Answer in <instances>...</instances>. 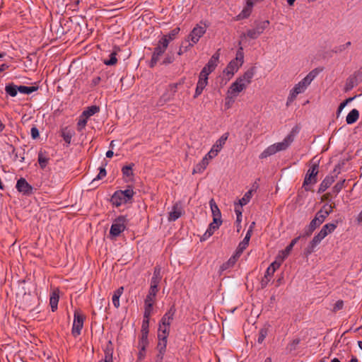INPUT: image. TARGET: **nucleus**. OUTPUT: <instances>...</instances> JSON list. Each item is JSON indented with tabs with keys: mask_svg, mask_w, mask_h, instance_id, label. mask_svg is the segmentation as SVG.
Returning a JSON list of instances; mask_svg holds the SVG:
<instances>
[{
	"mask_svg": "<svg viewBox=\"0 0 362 362\" xmlns=\"http://www.w3.org/2000/svg\"><path fill=\"white\" fill-rule=\"evenodd\" d=\"M359 117V112L356 109H353L346 116V122L348 124L355 123Z\"/></svg>",
	"mask_w": 362,
	"mask_h": 362,
	"instance_id": "obj_27",
	"label": "nucleus"
},
{
	"mask_svg": "<svg viewBox=\"0 0 362 362\" xmlns=\"http://www.w3.org/2000/svg\"><path fill=\"white\" fill-rule=\"evenodd\" d=\"M86 317L79 310H76L74 314V322L71 329V334L77 337L81 334V329Z\"/></svg>",
	"mask_w": 362,
	"mask_h": 362,
	"instance_id": "obj_9",
	"label": "nucleus"
},
{
	"mask_svg": "<svg viewBox=\"0 0 362 362\" xmlns=\"http://www.w3.org/2000/svg\"><path fill=\"white\" fill-rule=\"evenodd\" d=\"M208 165L209 161L206 160V158H203L193 169V174L202 173L206 168Z\"/></svg>",
	"mask_w": 362,
	"mask_h": 362,
	"instance_id": "obj_32",
	"label": "nucleus"
},
{
	"mask_svg": "<svg viewBox=\"0 0 362 362\" xmlns=\"http://www.w3.org/2000/svg\"><path fill=\"white\" fill-rule=\"evenodd\" d=\"M327 217V216L325 214V213L322 210H320L316 213L314 218H315L322 224Z\"/></svg>",
	"mask_w": 362,
	"mask_h": 362,
	"instance_id": "obj_55",
	"label": "nucleus"
},
{
	"mask_svg": "<svg viewBox=\"0 0 362 362\" xmlns=\"http://www.w3.org/2000/svg\"><path fill=\"white\" fill-rule=\"evenodd\" d=\"M38 89L37 86H19V92L23 94H30Z\"/></svg>",
	"mask_w": 362,
	"mask_h": 362,
	"instance_id": "obj_39",
	"label": "nucleus"
},
{
	"mask_svg": "<svg viewBox=\"0 0 362 362\" xmlns=\"http://www.w3.org/2000/svg\"><path fill=\"white\" fill-rule=\"evenodd\" d=\"M149 319L150 318L144 317L141 325V333L148 334Z\"/></svg>",
	"mask_w": 362,
	"mask_h": 362,
	"instance_id": "obj_48",
	"label": "nucleus"
},
{
	"mask_svg": "<svg viewBox=\"0 0 362 362\" xmlns=\"http://www.w3.org/2000/svg\"><path fill=\"white\" fill-rule=\"evenodd\" d=\"M5 91L10 96L15 97L18 92H19V86H16L13 83H8L5 87Z\"/></svg>",
	"mask_w": 362,
	"mask_h": 362,
	"instance_id": "obj_30",
	"label": "nucleus"
},
{
	"mask_svg": "<svg viewBox=\"0 0 362 362\" xmlns=\"http://www.w3.org/2000/svg\"><path fill=\"white\" fill-rule=\"evenodd\" d=\"M334 182V176L325 177V178L322 181V182L320 185V187L318 189V193L324 192L327 189H328L332 185V184Z\"/></svg>",
	"mask_w": 362,
	"mask_h": 362,
	"instance_id": "obj_24",
	"label": "nucleus"
},
{
	"mask_svg": "<svg viewBox=\"0 0 362 362\" xmlns=\"http://www.w3.org/2000/svg\"><path fill=\"white\" fill-rule=\"evenodd\" d=\"M38 163L42 169H44L48 164L49 158L46 156L45 152L40 151L37 157Z\"/></svg>",
	"mask_w": 362,
	"mask_h": 362,
	"instance_id": "obj_33",
	"label": "nucleus"
},
{
	"mask_svg": "<svg viewBox=\"0 0 362 362\" xmlns=\"http://www.w3.org/2000/svg\"><path fill=\"white\" fill-rule=\"evenodd\" d=\"M153 305L144 304V318H150L153 313Z\"/></svg>",
	"mask_w": 362,
	"mask_h": 362,
	"instance_id": "obj_45",
	"label": "nucleus"
},
{
	"mask_svg": "<svg viewBox=\"0 0 362 362\" xmlns=\"http://www.w3.org/2000/svg\"><path fill=\"white\" fill-rule=\"evenodd\" d=\"M62 136L67 145L71 144L72 134L70 132V131H67L66 129L63 130L62 132Z\"/></svg>",
	"mask_w": 362,
	"mask_h": 362,
	"instance_id": "obj_44",
	"label": "nucleus"
},
{
	"mask_svg": "<svg viewBox=\"0 0 362 362\" xmlns=\"http://www.w3.org/2000/svg\"><path fill=\"white\" fill-rule=\"evenodd\" d=\"M208 25L203 23L197 24L187 36V41L189 42V46H194L196 45L200 38L206 33Z\"/></svg>",
	"mask_w": 362,
	"mask_h": 362,
	"instance_id": "obj_4",
	"label": "nucleus"
},
{
	"mask_svg": "<svg viewBox=\"0 0 362 362\" xmlns=\"http://www.w3.org/2000/svg\"><path fill=\"white\" fill-rule=\"evenodd\" d=\"M343 307H344V301L341 300H339L334 303V305L333 306L332 311L334 313L337 312L338 310H341L343 308Z\"/></svg>",
	"mask_w": 362,
	"mask_h": 362,
	"instance_id": "obj_60",
	"label": "nucleus"
},
{
	"mask_svg": "<svg viewBox=\"0 0 362 362\" xmlns=\"http://www.w3.org/2000/svg\"><path fill=\"white\" fill-rule=\"evenodd\" d=\"M117 53L113 52L110 54V59L107 60H104V64L107 66L115 65L117 62V59L116 57Z\"/></svg>",
	"mask_w": 362,
	"mask_h": 362,
	"instance_id": "obj_43",
	"label": "nucleus"
},
{
	"mask_svg": "<svg viewBox=\"0 0 362 362\" xmlns=\"http://www.w3.org/2000/svg\"><path fill=\"white\" fill-rule=\"evenodd\" d=\"M220 49L217 50L209 60L208 63L204 66L199 75L202 76L208 77V76L214 71L218 65L220 57Z\"/></svg>",
	"mask_w": 362,
	"mask_h": 362,
	"instance_id": "obj_10",
	"label": "nucleus"
},
{
	"mask_svg": "<svg viewBox=\"0 0 362 362\" xmlns=\"http://www.w3.org/2000/svg\"><path fill=\"white\" fill-rule=\"evenodd\" d=\"M242 211L243 210H242L240 206H236L235 207V212L236 218H237L236 221L239 223L241 222V221H242V213H243Z\"/></svg>",
	"mask_w": 362,
	"mask_h": 362,
	"instance_id": "obj_62",
	"label": "nucleus"
},
{
	"mask_svg": "<svg viewBox=\"0 0 362 362\" xmlns=\"http://www.w3.org/2000/svg\"><path fill=\"white\" fill-rule=\"evenodd\" d=\"M345 181V180H343L342 181L338 182L332 188L333 192L338 194L344 187Z\"/></svg>",
	"mask_w": 362,
	"mask_h": 362,
	"instance_id": "obj_52",
	"label": "nucleus"
},
{
	"mask_svg": "<svg viewBox=\"0 0 362 362\" xmlns=\"http://www.w3.org/2000/svg\"><path fill=\"white\" fill-rule=\"evenodd\" d=\"M300 343V339H293L289 344H288V349L290 351H293V350H296L297 346Z\"/></svg>",
	"mask_w": 362,
	"mask_h": 362,
	"instance_id": "obj_63",
	"label": "nucleus"
},
{
	"mask_svg": "<svg viewBox=\"0 0 362 362\" xmlns=\"http://www.w3.org/2000/svg\"><path fill=\"white\" fill-rule=\"evenodd\" d=\"M292 90H293L296 93L300 94L303 93L306 90V88H305L300 82H298V83L295 85Z\"/></svg>",
	"mask_w": 362,
	"mask_h": 362,
	"instance_id": "obj_59",
	"label": "nucleus"
},
{
	"mask_svg": "<svg viewBox=\"0 0 362 362\" xmlns=\"http://www.w3.org/2000/svg\"><path fill=\"white\" fill-rule=\"evenodd\" d=\"M314 231L315 230L313 228L308 226L305 228L303 233L298 235V237H300V239L310 237Z\"/></svg>",
	"mask_w": 362,
	"mask_h": 362,
	"instance_id": "obj_53",
	"label": "nucleus"
},
{
	"mask_svg": "<svg viewBox=\"0 0 362 362\" xmlns=\"http://www.w3.org/2000/svg\"><path fill=\"white\" fill-rule=\"evenodd\" d=\"M209 205L211 210L213 219L214 220V223H216V221H222L221 211L218 209L214 199H211L209 201Z\"/></svg>",
	"mask_w": 362,
	"mask_h": 362,
	"instance_id": "obj_20",
	"label": "nucleus"
},
{
	"mask_svg": "<svg viewBox=\"0 0 362 362\" xmlns=\"http://www.w3.org/2000/svg\"><path fill=\"white\" fill-rule=\"evenodd\" d=\"M334 208V205L332 206L331 204H325L320 210H322L325 214L327 216L333 211Z\"/></svg>",
	"mask_w": 362,
	"mask_h": 362,
	"instance_id": "obj_54",
	"label": "nucleus"
},
{
	"mask_svg": "<svg viewBox=\"0 0 362 362\" xmlns=\"http://www.w3.org/2000/svg\"><path fill=\"white\" fill-rule=\"evenodd\" d=\"M59 299V291L58 288L52 291L49 296V305L52 312L57 310Z\"/></svg>",
	"mask_w": 362,
	"mask_h": 362,
	"instance_id": "obj_18",
	"label": "nucleus"
},
{
	"mask_svg": "<svg viewBox=\"0 0 362 362\" xmlns=\"http://www.w3.org/2000/svg\"><path fill=\"white\" fill-rule=\"evenodd\" d=\"M88 118L81 115L78 119L77 122V130L78 132H82L83 129H85L87 124Z\"/></svg>",
	"mask_w": 362,
	"mask_h": 362,
	"instance_id": "obj_42",
	"label": "nucleus"
},
{
	"mask_svg": "<svg viewBox=\"0 0 362 362\" xmlns=\"http://www.w3.org/2000/svg\"><path fill=\"white\" fill-rule=\"evenodd\" d=\"M175 312V307L174 305H173L170 308V309L165 313V314L162 317L160 322L163 323V325H170Z\"/></svg>",
	"mask_w": 362,
	"mask_h": 362,
	"instance_id": "obj_17",
	"label": "nucleus"
},
{
	"mask_svg": "<svg viewBox=\"0 0 362 362\" xmlns=\"http://www.w3.org/2000/svg\"><path fill=\"white\" fill-rule=\"evenodd\" d=\"M338 221L335 223H329L322 226L320 232L316 234L305 249V254L309 255L315 252L316 247L329 234L334 231L337 227Z\"/></svg>",
	"mask_w": 362,
	"mask_h": 362,
	"instance_id": "obj_2",
	"label": "nucleus"
},
{
	"mask_svg": "<svg viewBox=\"0 0 362 362\" xmlns=\"http://www.w3.org/2000/svg\"><path fill=\"white\" fill-rule=\"evenodd\" d=\"M124 288L122 286L118 288L116 291H114L112 300L114 306L116 308L119 307V298L123 293Z\"/></svg>",
	"mask_w": 362,
	"mask_h": 362,
	"instance_id": "obj_28",
	"label": "nucleus"
},
{
	"mask_svg": "<svg viewBox=\"0 0 362 362\" xmlns=\"http://www.w3.org/2000/svg\"><path fill=\"white\" fill-rule=\"evenodd\" d=\"M300 240V237H296L291 240V242L286 246L284 250L281 251L283 259L287 257L291 250H293L294 245L298 243Z\"/></svg>",
	"mask_w": 362,
	"mask_h": 362,
	"instance_id": "obj_31",
	"label": "nucleus"
},
{
	"mask_svg": "<svg viewBox=\"0 0 362 362\" xmlns=\"http://www.w3.org/2000/svg\"><path fill=\"white\" fill-rule=\"evenodd\" d=\"M148 334L141 333L139 340L138 347H147L149 342L148 339Z\"/></svg>",
	"mask_w": 362,
	"mask_h": 362,
	"instance_id": "obj_41",
	"label": "nucleus"
},
{
	"mask_svg": "<svg viewBox=\"0 0 362 362\" xmlns=\"http://www.w3.org/2000/svg\"><path fill=\"white\" fill-rule=\"evenodd\" d=\"M134 166V163L128 165H124L122 168V173L124 177H131L133 175L132 168Z\"/></svg>",
	"mask_w": 362,
	"mask_h": 362,
	"instance_id": "obj_40",
	"label": "nucleus"
},
{
	"mask_svg": "<svg viewBox=\"0 0 362 362\" xmlns=\"http://www.w3.org/2000/svg\"><path fill=\"white\" fill-rule=\"evenodd\" d=\"M228 132L223 134L213 145L212 148L218 153L222 149L223 146L225 145L228 138Z\"/></svg>",
	"mask_w": 362,
	"mask_h": 362,
	"instance_id": "obj_23",
	"label": "nucleus"
},
{
	"mask_svg": "<svg viewBox=\"0 0 362 362\" xmlns=\"http://www.w3.org/2000/svg\"><path fill=\"white\" fill-rule=\"evenodd\" d=\"M268 20L255 23V27L248 30L245 33H243L241 37H249L250 39H257L269 25Z\"/></svg>",
	"mask_w": 362,
	"mask_h": 362,
	"instance_id": "obj_7",
	"label": "nucleus"
},
{
	"mask_svg": "<svg viewBox=\"0 0 362 362\" xmlns=\"http://www.w3.org/2000/svg\"><path fill=\"white\" fill-rule=\"evenodd\" d=\"M168 47V41L165 37H161L154 48L151 59L150 62V67H154L158 62L160 60V57L165 53Z\"/></svg>",
	"mask_w": 362,
	"mask_h": 362,
	"instance_id": "obj_5",
	"label": "nucleus"
},
{
	"mask_svg": "<svg viewBox=\"0 0 362 362\" xmlns=\"http://www.w3.org/2000/svg\"><path fill=\"white\" fill-rule=\"evenodd\" d=\"M318 168V163H313L310 168L308 169L303 184V186L305 187L306 191L310 190V188H308L307 186L315 185V183H317V176L319 172Z\"/></svg>",
	"mask_w": 362,
	"mask_h": 362,
	"instance_id": "obj_8",
	"label": "nucleus"
},
{
	"mask_svg": "<svg viewBox=\"0 0 362 362\" xmlns=\"http://www.w3.org/2000/svg\"><path fill=\"white\" fill-rule=\"evenodd\" d=\"M170 326L167 325H163L159 323V327L158 331V338L168 339L170 333Z\"/></svg>",
	"mask_w": 362,
	"mask_h": 362,
	"instance_id": "obj_26",
	"label": "nucleus"
},
{
	"mask_svg": "<svg viewBox=\"0 0 362 362\" xmlns=\"http://www.w3.org/2000/svg\"><path fill=\"white\" fill-rule=\"evenodd\" d=\"M230 94L227 93V96L226 98V102H225V107L227 109H229L231 107L233 103L235 102V97H230Z\"/></svg>",
	"mask_w": 362,
	"mask_h": 362,
	"instance_id": "obj_56",
	"label": "nucleus"
},
{
	"mask_svg": "<svg viewBox=\"0 0 362 362\" xmlns=\"http://www.w3.org/2000/svg\"><path fill=\"white\" fill-rule=\"evenodd\" d=\"M247 87L244 84V83L239 82L238 79H236L235 82H233L230 86L229 87L227 93H228L230 95V97H237L238 94L245 90Z\"/></svg>",
	"mask_w": 362,
	"mask_h": 362,
	"instance_id": "obj_13",
	"label": "nucleus"
},
{
	"mask_svg": "<svg viewBox=\"0 0 362 362\" xmlns=\"http://www.w3.org/2000/svg\"><path fill=\"white\" fill-rule=\"evenodd\" d=\"M135 192L133 188L128 186L124 190H117L111 197L110 202L112 205L119 207L122 204L132 203Z\"/></svg>",
	"mask_w": 362,
	"mask_h": 362,
	"instance_id": "obj_3",
	"label": "nucleus"
},
{
	"mask_svg": "<svg viewBox=\"0 0 362 362\" xmlns=\"http://www.w3.org/2000/svg\"><path fill=\"white\" fill-rule=\"evenodd\" d=\"M240 65L237 63V61H230L227 65L226 69L223 70V74L231 78L235 72L239 69Z\"/></svg>",
	"mask_w": 362,
	"mask_h": 362,
	"instance_id": "obj_19",
	"label": "nucleus"
},
{
	"mask_svg": "<svg viewBox=\"0 0 362 362\" xmlns=\"http://www.w3.org/2000/svg\"><path fill=\"white\" fill-rule=\"evenodd\" d=\"M182 214V209L180 204L176 203L173 205L172 211L169 213L168 221H175L178 219Z\"/></svg>",
	"mask_w": 362,
	"mask_h": 362,
	"instance_id": "obj_16",
	"label": "nucleus"
},
{
	"mask_svg": "<svg viewBox=\"0 0 362 362\" xmlns=\"http://www.w3.org/2000/svg\"><path fill=\"white\" fill-rule=\"evenodd\" d=\"M100 108L96 105H92L88 107L86 110H84L82 113L83 116L88 119L90 116L95 115L98 112H99Z\"/></svg>",
	"mask_w": 362,
	"mask_h": 362,
	"instance_id": "obj_35",
	"label": "nucleus"
},
{
	"mask_svg": "<svg viewBox=\"0 0 362 362\" xmlns=\"http://www.w3.org/2000/svg\"><path fill=\"white\" fill-rule=\"evenodd\" d=\"M251 235H252V230L250 229L247 230L244 239L243 240L242 242L240 243V244L237 248V250L235 252L238 255H240L241 253L243 252V250L247 247V245L249 244V241L251 238Z\"/></svg>",
	"mask_w": 362,
	"mask_h": 362,
	"instance_id": "obj_21",
	"label": "nucleus"
},
{
	"mask_svg": "<svg viewBox=\"0 0 362 362\" xmlns=\"http://www.w3.org/2000/svg\"><path fill=\"white\" fill-rule=\"evenodd\" d=\"M298 94L296 93L293 90H291L289 95L287 98L286 105L288 106L290 103H291L297 97Z\"/></svg>",
	"mask_w": 362,
	"mask_h": 362,
	"instance_id": "obj_61",
	"label": "nucleus"
},
{
	"mask_svg": "<svg viewBox=\"0 0 362 362\" xmlns=\"http://www.w3.org/2000/svg\"><path fill=\"white\" fill-rule=\"evenodd\" d=\"M240 255H238L236 252L234 255L230 257V259L224 262L220 267L221 272H223L225 270H227L230 268H232L235 264L236 262L238 261V259L239 258Z\"/></svg>",
	"mask_w": 362,
	"mask_h": 362,
	"instance_id": "obj_25",
	"label": "nucleus"
},
{
	"mask_svg": "<svg viewBox=\"0 0 362 362\" xmlns=\"http://www.w3.org/2000/svg\"><path fill=\"white\" fill-rule=\"evenodd\" d=\"M317 71L315 70H313L310 71L304 78H303L300 83L307 88V87L311 83L312 81L317 76Z\"/></svg>",
	"mask_w": 362,
	"mask_h": 362,
	"instance_id": "obj_29",
	"label": "nucleus"
},
{
	"mask_svg": "<svg viewBox=\"0 0 362 362\" xmlns=\"http://www.w3.org/2000/svg\"><path fill=\"white\" fill-rule=\"evenodd\" d=\"M298 133L296 128H293L290 133L284 138L281 142H278L270 145L259 155L260 159L266 158L277 152L286 150L293 142L295 136Z\"/></svg>",
	"mask_w": 362,
	"mask_h": 362,
	"instance_id": "obj_1",
	"label": "nucleus"
},
{
	"mask_svg": "<svg viewBox=\"0 0 362 362\" xmlns=\"http://www.w3.org/2000/svg\"><path fill=\"white\" fill-rule=\"evenodd\" d=\"M242 50H243V48L240 47L236 53L235 59L233 60V61H237V63L238 64V65H240V66H241L242 64H243L244 56H243V52H242Z\"/></svg>",
	"mask_w": 362,
	"mask_h": 362,
	"instance_id": "obj_49",
	"label": "nucleus"
},
{
	"mask_svg": "<svg viewBox=\"0 0 362 362\" xmlns=\"http://www.w3.org/2000/svg\"><path fill=\"white\" fill-rule=\"evenodd\" d=\"M16 187L19 192L25 195H30L33 193V187L23 177L18 180Z\"/></svg>",
	"mask_w": 362,
	"mask_h": 362,
	"instance_id": "obj_12",
	"label": "nucleus"
},
{
	"mask_svg": "<svg viewBox=\"0 0 362 362\" xmlns=\"http://www.w3.org/2000/svg\"><path fill=\"white\" fill-rule=\"evenodd\" d=\"M180 29V28H175L170 30L167 35H164L162 36V37H165V39L168 41V45H169L170 42L173 40H174L176 37V35H178Z\"/></svg>",
	"mask_w": 362,
	"mask_h": 362,
	"instance_id": "obj_38",
	"label": "nucleus"
},
{
	"mask_svg": "<svg viewBox=\"0 0 362 362\" xmlns=\"http://www.w3.org/2000/svg\"><path fill=\"white\" fill-rule=\"evenodd\" d=\"M207 84H208V77L202 76L201 75H199V80L197 83V87L195 89V93L194 95V98H197L198 96H199L202 93L204 89L207 86Z\"/></svg>",
	"mask_w": 362,
	"mask_h": 362,
	"instance_id": "obj_14",
	"label": "nucleus"
},
{
	"mask_svg": "<svg viewBox=\"0 0 362 362\" xmlns=\"http://www.w3.org/2000/svg\"><path fill=\"white\" fill-rule=\"evenodd\" d=\"M281 266V263L280 262H277L276 261H274L268 267V273L270 274L271 272H272L273 273H274L276 272V269H278L279 268V267Z\"/></svg>",
	"mask_w": 362,
	"mask_h": 362,
	"instance_id": "obj_57",
	"label": "nucleus"
},
{
	"mask_svg": "<svg viewBox=\"0 0 362 362\" xmlns=\"http://www.w3.org/2000/svg\"><path fill=\"white\" fill-rule=\"evenodd\" d=\"M255 72V67H251L248 70H247L243 75L238 77L239 82L244 83L245 86L247 87L248 84L251 83L252 78H253Z\"/></svg>",
	"mask_w": 362,
	"mask_h": 362,
	"instance_id": "obj_15",
	"label": "nucleus"
},
{
	"mask_svg": "<svg viewBox=\"0 0 362 362\" xmlns=\"http://www.w3.org/2000/svg\"><path fill=\"white\" fill-rule=\"evenodd\" d=\"M267 335V329L265 328H262L259 330L258 338H257V342L259 344H262L264 339L266 338Z\"/></svg>",
	"mask_w": 362,
	"mask_h": 362,
	"instance_id": "obj_51",
	"label": "nucleus"
},
{
	"mask_svg": "<svg viewBox=\"0 0 362 362\" xmlns=\"http://www.w3.org/2000/svg\"><path fill=\"white\" fill-rule=\"evenodd\" d=\"M274 273L271 272L270 274L268 273V269H267L264 276L262 278L260 281L261 288H264L268 285L269 282L271 281Z\"/></svg>",
	"mask_w": 362,
	"mask_h": 362,
	"instance_id": "obj_34",
	"label": "nucleus"
},
{
	"mask_svg": "<svg viewBox=\"0 0 362 362\" xmlns=\"http://www.w3.org/2000/svg\"><path fill=\"white\" fill-rule=\"evenodd\" d=\"M252 190H249L247 191L245 194L244 196L240 199H239L238 201V205L240 206V207L247 204V203L250 201L251 198H252Z\"/></svg>",
	"mask_w": 362,
	"mask_h": 362,
	"instance_id": "obj_37",
	"label": "nucleus"
},
{
	"mask_svg": "<svg viewBox=\"0 0 362 362\" xmlns=\"http://www.w3.org/2000/svg\"><path fill=\"white\" fill-rule=\"evenodd\" d=\"M104 358L101 359L99 362H113L112 354L113 347L112 342L110 341L104 350Z\"/></svg>",
	"mask_w": 362,
	"mask_h": 362,
	"instance_id": "obj_22",
	"label": "nucleus"
},
{
	"mask_svg": "<svg viewBox=\"0 0 362 362\" xmlns=\"http://www.w3.org/2000/svg\"><path fill=\"white\" fill-rule=\"evenodd\" d=\"M139 353L137 355V361H143L146 357V347H139Z\"/></svg>",
	"mask_w": 362,
	"mask_h": 362,
	"instance_id": "obj_58",
	"label": "nucleus"
},
{
	"mask_svg": "<svg viewBox=\"0 0 362 362\" xmlns=\"http://www.w3.org/2000/svg\"><path fill=\"white\" fill-rule=\"evenodd\" d=\"M128 220L124 216L116 218L110 230V235L112 238L119 236L127 228Z\"/></svg>",
	"mask_w": 362,
	"mask_h": 362,
	"instance_id": "obj_6",
	"label": "nucleus"
},
{
	"mask_svg": "<svg viewBox=\"0 0 362 362\" xmlns=\"http://www.w3.org/2000/svg\"><path fill=\"white\" fill-rule=\"evenodd\" d=\"M354 98H355V97L349 98H347L346 100H345L344 102H342L341 103H340V105H339V107H338L337 111V116H339V115H340L341 112V111H342V110L345 107V106H346L349 103H350L351 101H352Z\"/></svg>",
	"mask_w": 362,
	"mask_h": 362,
	"instance_id": "obj_50",
	"label": "nucleus"
},
{
	"mask_svg": "<svg viewBox=\"0 0 362 362\" xmlns=\"http://www.w3.org/2000/svg\"><path fill=\"white\" fill-rule=\"evenodd\" d=\"M107 165V163H105L104 165H103L102 166H100L99 168V173L98 175L96 176V177L93 180V182L97 180H101L102 178H103L104 177L106 176V170H105V165Z\"/></svg>",
	"mask_w": 362,
	"mask_h": 362,
	"instance_id": "obj_47",
	"label": "nucleus"
},
{
	"mask_svg": "<svg viewBox=\"0 0 362 362\" xmlns=\"http://www.w3.org/2000/svg\"><path fill=\"white\" fill-rule=\"evenodd\" d=\"M178 83H171L170 84L165 92L160 96L159 98L157 105L159 106L163 105L165 103L169 102L172 100L174 97L175 94L177 90V86Z\"/></svg>",
	"mask_w": 362,
	"mask_h": 362,
	"instance_id": "obj_11",
	"label": "nucleus"
},
{
	"mask_svg": "<svg viewBox=\"0 0 362 362\" xmlns=\"http://www.w3.org/2000/svg\"><path fill=\"white\" fill-rule=\"evenodd\" d=\"M158 342L156 349L160 354H165L168 339L158 338Z\"/></svg>",
	"mask_w": 362,
	"mask_h": 362,
	"instance_id": "obj_36",
	"label": "nucleus"
},
{
	"mask_svg": "<svg viewBox=\"0 0 362 362\" xmlns=\"http://www.w3.org/2000/svg\"><path fill=\"white\" fill-rule=\"evenodd\" d=\"M321 225L320 222L318 221L315 218H314L310 223H309L310 228H313L314 230H316Z\"/></svg>",
	"mask_w": 362,
	"mask_h": 362,
	"instance_id": "obj_64",
	"label": "nucleus"
},
{
	"mask_svg": "<svg viewBox=\"0 0 362 362\" xmlns=\"http://www.w3.org/2000/svg\"><path fill=\"white\" fill-rule=\"evenodd\" d=\"M221 223L222 221H216V223H214V220L213 219V222L209 224L207 230L211 232V234L213 235L214 231L219 228Z\"/></svg>",
	"mask_w": 362,
	"mask_h": 362,
	"instance_id": "obj_46",
	"label": "nucleus"
}]
</instances>
